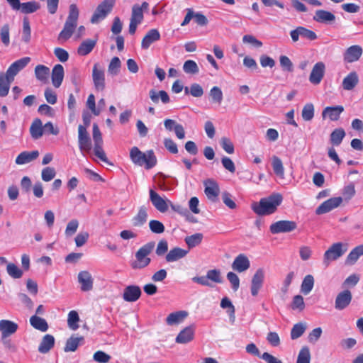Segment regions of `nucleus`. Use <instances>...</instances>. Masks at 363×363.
<instances>
[{
    "mask_svg": "<svg viewBox=\"0 0 363 363\" xmlns=\"http://www.w3.org/2000/svg\"><path fill=\"white\" fill-rule=\"evenodd\" d=\"M10 26L8 23L4 24L0 29V38L1 41L5 46H9L10 44Z\"/></svg>",
    "mask_w": 363,
    "mask_h": 363,
    "instance_id": "nucleus-54",
    "label": "nucleus"
},
{
    "mask_svg": "<svg viewBox=\"0 0 363 363\" xmlns=\"http://www.w3.org/2000/svg\"><path fill=\"white\" fill-rule=\"evenodd\" d=\"M44 126L39 118H36L32 123L30 127V133L31 137L35 139H39L43 135Z\"/></svg>",
    "mask_w": 363,
    "mask_h": 363,
    "instance_id": "nucleus-34",
    "label": "nucleus"
},
{
    "mask_svg": "<svg viewBox=\"0 0 363 363\" xmlns=\"http://www.w3.org/2000/svg\"><path fill=\"white\" fill-rule=\"evenodd\" d=\"M325 72V65L323 62H318L314 65L312 68L311 72L309 75V81L314 85L319 84Z\"/></svg>",
    "mask_w": 363,
    "mask_h": 363,
    "instance_id": "nucleus-15",
    "label": "nucleus"
},
{
    "mask_svg": "<svg viewBox=\"0 0 363 363\" xmlns=\"http://www.w3.org/2000/svg\"><path fill=\"white\" fill-rule=\"evenodd\" d=\"M141 295V289L138 286L130 285L124 289L123 298L125 301L135 302Z\"/></svg>",
    "mask_w": 363,
    "mask_h": 363,
    "instance_id": "nucleus-22",
    "label": "nucleus"
},
{
    "mask_svg": "<svg viewBox=\"0 0 363 363\" xmlns=\"http://www.w3.org/2000/svg\"><path fill=\"white\" fill-rule=\"evenodd\" d=\"M18 329V325L9 320L2 319L0 320V333L1 340H4L14 335Z\"/></svg>",
    "mask_w": 363,
    "mask_h": 363,
    "instance_id": "nucleus-14",
    "label": "nucleus"
},
{
    "mask_svg": "<svg viewBox=\"0 0 363 363\" xmlns=\"http://www.w3.org/2000/svg\"><path fill=\"white\" fill-rule=\"evenodd\" d=\"M226 277L228 280L231 284V286L233 291H238L240 287V279L238 275L233 272H230L227 274Z\"/></svg>",
    "mask_w": 363,
    "mask_h": 363,
    "instance_id": "nucleus-64",
    "label": "nucleus"
},
{
    "mask_svg": "<svg viewBox=\"0 0 363 363\" xmlns=\"http://www.w3.org/2000/svg\"><path fill=\"white\" fill-rule=\"evenodd\" d=\"M280 66L284 72H291L294 70V65L291 60L286 55L279 57Z\"/></svg>",
    "mask_w": 363,
    "mask_h": 363,
    "instance_id": "nucleus-57",
    "label": "nucleus"
},
{
    "mask_svg": "<svg viewBox=\"0 0 363 363\" xmlns=\"http://www.w3.org/2000/svg\"><path fill=\"white\" fill-rule=\"evenodd\" d=\"M206 276L209 281H211L216 284H221L223 282V279L219 269H210L206 272Z\"/></svg>",
    "mask_w": 363,
    "mask_h": 363,
    "instance_id": "nucleus-52",
    "label": "nucleus"
},
{
    "mask_svg": "<svg viewBox=\"0 0 363 363\" xmlns=\"http://www.w3.org/2000/svg\"><path fill=\"white\" fill-rule=\"evenodd\" d=\"M188 313L185 311H179L170 313L166 318V323L169 325H177L183 322L187 317Z\"/></svg>",
    "mask_w": 363,
    "mask_h": 363,
    "instance_id": "nucleus-29",
    "label": "nucleus"
},
{
    "mask_svg": "<svg viewBox=\"0 0 363 363\" xmlns=\"http://www.w3.org/2000/svg\"><path fill=\"white\" fill-rule=\"evenodd\" d=\"M147 208L145 206H141L139 208L137 215L133 218L132 223L135 227H140L142 226L147 221Z\"/></svg>",
    "mask_w": 363,
    "mask_h": 363,
    "instance_id": "nucleus-39",
    "label": "nucleus"
},
{
    "mask_svg": "<svg viewBox=\"0 0 363 363\" xmlns=\"http://www.w3.org/2000/svg\"><path fill=\"white\" fill-rule=\"evenodd\" d=\"M78 144L79 148L83 155L89 153L91 150V140L86 127L82 125L78 126Z\"/></svg>",
    "mask_w": 363,
    "mask_h": 363,
    "instance_id": "nucleus-7",
    "label": "nucleus"
},
{
    "mask_svg": "<svg viewBox=\"0 0 363 363\" xmlns=\"http://www.w3.org/2000/svg\"><path fill=\"white\" fill-rule=\"evenodd\" d=\"M92 79L97 91H104L106 87L105 72L98 63L94 64L92 69Z\"/></svg>",
    "mask_w": 363,
    "mask_h": 363,
    "instance_id": "nucleus-10",
    "label": "nucleus"
},
{
    "mask_svg": "<svg viewBox=\"0 0 363 363\" xmlns=\"http://www.w3.org/2000/svg\"><path fill=\"white\" fill-rule=\"evenodd\" d=\"M55 345V338L52 335H45L39 345L38 351L40 353L45 354L48 352Z\"/></svg>",
    "mask_w": 363,
    "mask_h": 363,
    "instance_id": "nucleus-33",
    "label": "nucleus"
},
{
    "mask_svg": "<svg viewBox=\"0 0 363 363\" xmlns=\"http://www.w3.org/2000/svg\"><path fill=\"white\" fill-rule=\"evenodd\" d=\"M187 253V250H183L180 247H174L167 252L165 259L167 262H174L184 257Z\"/></svg>",
    "mask_w": 363,
    "mask_h": 363,
    "instance_id": "nucleus-31",
    "label": "nucleus"
},
{
    "mask_svg": "<svg viewBox=\"0 0 363 363\" xmlns=\"http://www.w3.org/2000/svg\"><path fill=\"white\" fill-rule=\"evenodd\" d=\"M264 279V272L262 269H258L252 277L251 281V294L256 296L262 288Z\"/></svg>",
    "mask_w": 363,
    "mask_h": 363,
    "instance_id": "nucleus-18",
    "label": "nucleus"
},
{
    "mask_svg": "<svg viewBox=\"0 0 363 363\" xmlns=\"http://www.w3.org/2000/svg\"><path fill=\"white\" fill-rule=\"evenodd\" d=\"M314 286V278L312 275H306L301 283V291L304 295H308L313 289Z\"/></svg>",
    "mask_w": 363,
    "mask_h": 363,
    "instance_id": "nucleus-42",
    "label": "nucleus"
},
{
    "mask_svg": "<svg viewBox=\"0 0 363 363\" xmlns=\"http://www.w3.org/2000/svg\"><path fill=\"white\" fill-rule=\"evenodd\" d=\"M115 0H104L96 9L91 18V23L97 24L104 20L112 11Z\"/></svg>",
    "mask_w": 363,
    "mask_h": 363,
    "instance_id": "nucleus-6",
    "label": "nucleus"
},
{
    "mask_svg": "<svg viewBox=\"0 0 363 363\" xmlns=\"http://www.w3.org/2000/svg\"><path fill=\"white\" fill-rule=\"evenodd\" d=\"M306 326L304 324L299 323L294 325L291 331V338L296 340L300 337L305 332Z\"/></svg>",
    "mask_w": 363,
    "mask_h": 363,
    "instance_id": "nucleus-58",
    "label": "nucleus"
},
{
    "mask_svg": "<svg viewBox=\"0 0 363 363\" xmlns=\"http://www.w3.org/2000/svg\"><path fill=\"white\" fill-rule=\"evenodd\" d=\"M291 307L293 310L302 311L305 308V303L303 296L301 295L294 296Z\"/></svg>",
    "mask_w": 363,
    "mask_h": 363,
    "instance_id": "nucleus-60",
    "label": "nucleus"
},
{
    "mask_svg": "<svg viewBox=\"0 0 363 363\" xmlns=\"http://www.w3.org/2000/svg\"><path fill=\"white\" fill-rule=\"evenodd\" d=\"M149 95L150 99L155 104L158 103L159 99H160L163 104H167L169 102V95L165 91L161 90L157 91L155 89H151L149 91Z\"/></svg>",
    "mask_w": 363,
    "mask_h": 363,
    "instance_id": "nucleus-38",
    "label": "nucleus"
},
{
    "mask_svg": "<svg viewBox=\"0 0 363 363\" xmlns=\"http://www.w3.org/2000/svg\"><path fill=\"white\" fill-rule=\"evenodd\" d=\"M212 102L220 105L223 101V95L222 90L218 86H213L209 91Z\"/></svg>",
    "mask_w": 363,
    "mask_h": 363,
    "instance_id": "nucleus-49",
    "label": "nucleus"
},
{
    "mask_svg": "<svg viewBox=\"0 0 363 363\" xmlns=\"http://www.w3.org/2000/svg\"><path fill=\"white\" fill-rule=\"evenodd\" d=\"M347 250V244L336 242L333 244L324 253L323 263L328 266L330 262L342 257Z\"/></svg>",
    "mask_w": 363,
    "mask_h": 363,
    "instance_id": "nucleus-5",
    "label": "nucleus"
},
{
    "mask_svg": "<svg viewBox=\"0 0 363 363\" xmlns=\"http://www.w3.org/2000/svg\"><path fill=\"white\" fill-rule=\"evenodd\" d=\"M345 136V132L342 128L335 129L330 134V143L338 146Z\"/></svg>",
    "mask_w": 363,
    "mask_h": 363,
    "instance_id": "nucleus-45",
    "label": "nucleus"
},
{
    "mask_svg": "<svg viewBox=\"0 0 363 363\" xmlns=\"http://www.w3.org/2000/svg\"><path fill=\"white\" fill-rule=\"evenodd\" d=\"M311 352L307 346L303 347L298 354L296 363H310Z\"/></svg>",
    "mask_w": 363,
    "mask_h": 363,
    "instance_id": "nucleus-51",
    "label": "nucleus"
},
{
    "mask_svg": "<svg viewBox=\"0 0 363 363\" xmlns=\"http://www.w3.org/2000/svg\"><path fill=\"white\" fill-rule=\"evenodd\" d=\"M83 340V337L71 336L66 342L65 352H74L79 347V342Z\"/></svg>",
    "mask_w": 363,
    "mask_h": 363,
    "instance_id": "nucleus-43",
    "label": "nucleus"
},
{
    "mask_svg": "<svg viewBox=\"0 0 363 363\" xmlns=\"http://www.w3.org/2000/svg\"><path fill=\"white\" fill-rule=\"evenodd\" d=\"M362 255H363V244L358 245L352 250V251L348 254L345 262L347 264L352 265Z\"/></svg>",
    "mask_w": 363,
    "mask_h": 363,
    "instance_id": "nucleus-37",
    "label": "nucleus"
},
{
    "mask_svg": "<svg viewBox=\"0 0 363 363\" xmlns=\"http://www.w3.org/2000/svg\"><path fill=\"white\" fill-rule=\"evenodd\" d=\"M362 48L359 45L349 47L343 54V60L345 62L352 63L357 61L362 55Z\"/></svg>",
    "mask_w": 363,
    "mask_h": 363,
    "instance_id": "nucleus-19",
    "label": "nucleus"
},
{
    "mask_svg": "<svg viewBox=\"0 0 363 363\" xmlns=\"http://www.w3.org/2000/svg\"><path fill=\"white\" fill-rule=\"evenodd\" d=\"M13 80L11 79L4 73H0V96L4 97L8 95L10 85Z\"/></svg>",
    "mask_w": 363,
    "mask_h": 363,
    "instance_id": "nucleus-36",
    "label": "nucleus"
},
{
    "mask_svg": "<svg viewBox=\"0 0 363 363\" xmlns=\"http://www.w3.org/2000/svg\"><path fill=\"white\" fill-rule=\"evenodd\" d=\"M40 8L38 3L35 1H28L26 3H21L20 10L23 13H32L35 12Z\"/></svg>",
    "mask_w": 363,
    "mask_h": 363,
    "instance_id": "nucleus-48",
    "label": "nucleus"
},
{
    "mask_svg": "<svg viewBox=\"0 0 363 363\" xmlns=\"http://www.w3.org/2000/svg\"><path fill=\"white\" fill-rule=\"evenodd\" d=\"M56 172L53 167H47L42 170L41 177L44 182H50L55 177Z\"/></svg>",
    "mask_w": 363,
    "mask_h": 363,
    "instance_id": "nucleus-63",
    "label": "nucleus"
},
{
    "mask_svg": "<svg viewBox=\"0 0 363 363\" xmlns=\"http://www.w3.org/2000/svg\"><path fill=\"white\" fill-rule=\"evenodd\" d=\"M30 324L33 328L41 332H46L48 330V324L47 321L36 315L30 318Z\"/></svg>",
    "mask_w": 363,
    "mask_h": 363,
    "instance_id": "nucleus-35",
    "label": "nucleus"
},
{
    "mask_svg": "<svg viewBox=\"0 0 363 363\" xmlns=\"http://www.w3.org/2000/svg\"><path fill=\"white\" fill-rule=\"evenodd\" d=\"M96 45V40L88 39L83 41L78 48V54L82 56L88 55L91 52Z\"/></svg>",
    "mask_w": 363,
    "mask_h": 363,
    "instance_id": "nucleus-41",
    "label": "nucleus"
},
{
    "mask_svg": "<svg viewBox=\"0 0 363 363\" xmlns=\"http://www.w3.org/2000/svg\"><path fill=\"white\" fill-rule=\"evenodd\" d=\"M344 111L342 106H328L324 108L322 113L323 118L328 117L330 121H335L340 118V114Z\"/></svg>",
    "mask_w": 363,
    "mask_h": 363,
    "instance_id": "nucleus-28",
    "label": "nucleus"
},
{
    "mask_svg": "<svg viewBox=\"0 0 363 363\" xmlns=\"http://www.w3.org/2000/svg\"><path fill=\"white\" fill-rule=\"evenodd\" d=\"M297 228L296 222L292 220H279L272 223L269 230L272 234L286 233L294 231Z\"/></svg>",
    "mask_w": 363,
    "mask_h": 363,
    "instance_id": "nucleus-8",
    "label": "nucleus"
},
{
    "mask_svg": "<svg viewBox=\"0 0 363 363\" xmlns=\"http://www.w3.org/2000/svg\"><path fill=\"white\" fill-rule=\"evenodd\" d=\"M130 157L135 164L139 166L145 165L147 169L152 168L157 164V158L152 150L143 152L138 147H133L130 151Z\"/></svg>",
    "mask_w": 363,
    "mask_h": 363,
    "instance_id": "nucleus-3",
    "label": "nucleus"
},
{
    "mask_svg": "<svg viewBox=\"0 0 363 363\" xmlns=\"http://www.w3.org/2000/svg\"><path fill=\"white\" fill-rule=\"evenodd\" d=\"M79 321V317L77 311H71L68 313L67 325L69 328L73 330H77L79 328L78 322Z\"/></svg>",
    "mask_w": 363,
    "mask_h": 363,
    "instance_id": "nucleus-50",
    "label": "nucleus"
},
{
    "mask_svg": "<svg viewBox=\"0 0 363 363\" xmlns=\"http://www.w3.org/2000/svg\"><path fill=\"white\" fill-rule=\"evenodd\" d=\"M250 267V262L247 257L244 254L238 255L232 263V269L238 272L242 273L247 271Z\"/></svg>",
    "mask_w": 363,
    "mask_h": 363,
    "instance_id": "nucleus-20",
    "label": "nucleus"
},
{
    "mask_svg": "<svg viewBox=\"0 0 363 363\" xmlns=\"http://www.w3.org/2000/svg\"><path fill=\"white\" fill-rule=\"evenodd\" d=\"M302 118L306 121H309L314 117V106L312 104H306L302 110Z\"/></svg>",
    "mask_w": 363,
    "mask_h": 363,
    "instance_id": "nucleus-55",
    "label": "nucleus"
},
{
    "mask_svg": "<svg viewBox=\"0 0 363 363\" xmlns=\"http://www.w3.org/2000/svg\"><path fill=\"white\" fill-rule=\"evenodd\" d=\"M203 185L207 198L213 202L217 201L220 193L218 184L213 179H207L203 182Z\"/></svg>",
    "mask_w": 363,
    "mask_h": 363,
    "instance_id": "nucleus-16",
    "label": "nucleus"
},
{
    "mask_svg": "<svg viewBox=\"0 0 363 363\" xmlns=\"http://www.w3.org/2000/svg\"><path fill=\"white\" fill-rule=\"evenodd\" d=\"M30 60V57H24L13 62L4 74L11 79L14 80L15 77L29 64Z\"/></svg>",
    "mask_w": 363,
    "mask_h": 363,
    "instance_id": "nucleus-11",
    "label": "nucleus"
},
{
    "mask_svg": "<svg viewBox=\"0 0 363 363\" xmlns=\"http://www.w3.org/2000/svg\"><path fill=\"white\" fill-rule=\"evenodd\" d=\"M69 77L72 83L77 87L81 82V72L77 67H73L71 69Z\"/></svg>",
    "mask_w": 363,
    "mask_h": 363,
    "instance_id": "nucleus-62",
    "label": "nucleus"
},
{
    "mask_svg": "<svg viewBox=\"0 0 363 363\" xmlns=\"http://www.w3.org/2000/svg\"><path fill=\"white\" fill-rule=\"evenodd\" d=\"M290 36L294 43L297 42L299 38L308 40H315L318 38L315 32L303 26H298L296 29L291 30Z\"/></svg>",
    "mask_w": 363,
    "mask_h": 363,
    "instance_id": "nucleus-13",
    "label": "nucleus"
},
{
    "mask_svg": "<svg viewBox=\"0 0 363 363\" xmlns=\"http://www.w3.org/2000/svg\"><path fill=\"white\" fill-rule=\"evenodd\" d=\"M194 326L190 325L184 328L177 335L175 342L179 344H186L193 340L194 337Z\"/></svg>",
    "mask_w": 363,
    "mask_h": 363,
    "instance_id": "nucleus-21",
    "label": "nucleus"
},
{
    "mask_svg": "<svg viewBox=\"0 0 363 363\" xmlns=\"http://www.w3.org/2000/svg\"><path fill=\"white\" fill-rule=\"evenodd\" d=\"M39 155V152L38 150H33L31 152L24 151L20 153L16 159V163L17 164H27L34 160H35Z\"/></svg>",
    "mask_w": 363,
    "mask_h": 363,
    "instance_id": "nucleus-30",
    "label": "nucleus"
},
{
    "mask_svg": "<svg viewBox=\"0 0 363 363\" xmlns=\"http://www.w3.org/2000/svg\"><path fill=\"white\" fill-rule=\"evenodd\" d=\"M65 75L64 67L62 65H55L52 70V83L55 88H59L63 81Z\"/></svg>",
    "mask_w": 363,
    "mask_h": 363,
    "instance_id": "nucleus-26",
    "label": "nucleus"
},
{
    "mask_svg": "<svg viewBox=\"0 0 363 363\" xmlns=\"http://www.w3.org/2000/svg\"><path fill=\"white\" fill-rule=\"evenodd\" d=\"M342 202V198L340 196L333 197L321 203L315 211L318 215L326 213L340 206Z\"/></svg>",
    "mask_w": 363,
    "mask_h": 363,
    "instance_id": "nucleus-17",
    "label": "nucleus"
},
{
    "mask_svg": "<svg viewBox=\"0 0 363 363\" xmlns=\"http://www.w3.org/2000/svg\"><path fill=\"white\" fill-rule=\"evenodd\" d=\"M121 66V62L120 59L118 57H113L108 65V73L111 75H117L119 73Z\"/></svg>",
    "mask_w": 363,
    "mask_h": 363,
    "instance_id": "nucleus-56",
    "label": "nucleus"
},
{
    "mask_svg": "<svg viewBox=\"0 0 363 363\" xmlns=\"http://www.w3.org/2000/svg\"><path fill=\"white\" fill-rule=\"evenodd\" d=\"M359 78L355 72H352L348 74L342 81V86L345 90H352L358 84Z\"/></svg>",
    "mask_w": 363,
    "mask_h": 363,
    "instance_id": "nucleus-32",
    "label": "nucleus"
},
{
    "mask_svg": "<svg viewBox=\"0 0 363 363\" xmlns=\"http://www.w3.org/2000/svg\"><path fill=\"white\" fill-rule=\"evenodd\" d=\"M144 18L143 13L139 9L138 4H134L132 7L131 16L128 32L130 35H134L136 32L137 27L140 25Z\"/></svg>",
    "mask_w": 363,
    "mask_h": 363,
    "instance_id": "nucleus-12",
    "label": "nucleus"
},
{
    "mask_svg": "<svg viewBox=\"0 0 363 363\" xmlns=\"http://www.w3.org/2000/svg\"><path fill=\"white\" fill-rule=\"evenodd\" d=\"M272 166L276 175L281 178L284 177V168L279 157L277 156H273L272 157Z\"/></svg>",
    "mask_w": 363,
    "mask_h": 363,
    "instance_id": "nucleus-44",
    "label": "nucleus"
},
{
    "mask_svg": "<svg viewBox=\"0 0 363 363\" xmlns=\"http://www.w3.org/2000/svg\"><path fill=\"white\" fill-rule=\"evenodd\" d=\"M155 247L154 242H149L142 247L135 254V260L130 262V266L133 269H142L147 267L151 262L149 255Z\"/></svg>",
    "mask_w": 363,
    "mask_h": 363,
    "instance_id": "nucleus-4",
    "label": "nucleus"
},
{
    "mask_svg": "<svg viewBox=\"0 0 363 363\" xmlns=\"http://www.w3.org/2000/svg\"><path fill=\"white\" fill-rule=\"evenodd\" d=\"M50 74V69L43 65H38L35 67V75L38 80L43 83L48 81Z\"/></svg>",
    "mask_w": 363,
    "mask_h": 363,
    "instance_id": "nucleus-40",
    "label": "nucleus"
},
{
    "mask_svg": "<svg viewBox=\"0 0 363 363\" xmlns=\"http://www.w3.org/2000/svg\"><path fill=\"white\" fill-rule=\"evenodd\" d=\"M282 201L279 194H274L269 197L260 199L259 202L252 204V209L259 216L270 215L274 213Z\"/></svg>",
    "mask_w": 363,
    "mask_h": 363,
    "instance_id": "nucleus-1",
    "label": "nucleus"
},
{
    "mask_svg": "<svg viewBox=\"0 0 363 363\" xmlns=\"http://www.w3.org/2000/svg\"><path fill=\"white\" fill-rule=\"evenodd\" d=\"M313 19L318 23L330 24L335 21V16L330 11L320 9L315 11Z\"/></svg>",
    "mask_w": 363,
    "mask_h": 363,
    "instance_id": "nucleus-25",
    "label": "nucleus"
},
{
    "mask_svg": "<svg viewBox=\"0 0 363 363\" xmlns=\"http://www.w3.org/2000/svg\"><path fill=\"white\" fill-rule=\"evenodd\" d=\"M79 11L75 4L69 6V14L65 23L63 29L58 35V40L66 41L72 35L77 26Z\"/></svg>",
    "mask_w": 363,
    "mask_h": 363,
    "instance_id": "nucleus-2",
    "label": "nucleus"
},
{
    "mask_svg": "<svg viewBox=\"0 0 363 363\" xmlns=\"http://www.w3.org/2000/svg\"><path fill=\"white\" fill-rule=\"evenodd\" d=\"M352 294L348 290L340 293L335 299V308L342 310L345 308L351 302Z\"/></svg>",
    "mask_w": 363,
    "mask_h": 363,
    "instance_id": "nucleus-27",
    "label": "nucleus"
},
{
    "mask_svg": "<svg viewBox=\"0 0 363 363\" xmlns=\"http://www.w3.org/2000/svg\"><path fill=\"white\" fill-rule=\"evenodd\" d=\"M79 225V221L77 219H72L69 221L65 231L66 237H72L77 232Z\"/></svg>",
    "mask_w": 363,
    "mask_h": 363,
    "instance_id": "nucleus-59",
    "label": "nucleus"
},
{
    "mask_svg": "<svg viewBox=\"0 0 363 363\" xmlns=\"http://www.w3.org/2000/svg\"><path fill=\"white\" fill-rule=\"evenodd\" d=\"M203 237L202 233H198L186 237L184 240L189 248H193L201 242Z\"/></svg>",
    "mask_w": 363,
    "mask_h": 363,
    "instance_id": "nucleus-47",
    "label": "nucleus"
},
{
    "mask_svg": "<svg viewBox=\"0 0 363 363\" xmlns=\"http://www.w3.org/2000/svg\"><path fill=\"white\" fill-rule=\"evenodd\" d=\"M183 69L185 73L191 74H196L199 72L197 64L191 60H186L184 63Z\"/></svg>",
    "mask_w": 363,
    "mask_h": 363,
    "instance_id": "nucleus-53",
    "label": "nucleus"
},
{
    "mask_svg": "<svg viewBox=\"0 0 363 363\" xmlns=\"http://www.w3.org/2000/svg\"><path fill=\"white\" fill-rule=\"evenodd\" d=\"M160 39V33L159 30L155 28L150 29L142 40V49L147 50L152 43L158 41Z\"/></svg>",
    "mask_w": 363,
    "mask_h": 363,
    "instance_id": "nucleus-23",
    "label": "nucleus"
},
{
    "mask_svg": "<svg viewBox=\"0 0 363 363\" xmlns=\"http://www.w3.org/2000/svg\"><path fill=\"white\" fill-rule=\"evenodd\" d=\"M150 200L153 206L160 213L167 211L170 200L160 196L155 191L150 189L149 191Z\"/></svg>",
    "mask_w": 363,
    "mask_h": 363,
    "instance_id": "nucleus-9",
    "label": "nucleus"
},
{
    "mask_svg": "<svg viewBox=\"0 0 363 363\" xmlns=\"http://www.w3.org/2000/svg\"><path fill=\"white\" fill-rule=\"evenodd\" d=\"M150 230L156 234H161L164 232V225L162 223L157 220H151L149 223Z\"/></svg>",
    "mask_w": 363,
    "mask_h": 363,
    "instance_id": "nucleus-61",
    "label": "nucleus"
},
{
    "mask_svg": "<svg viewBox=\"0 0 363 363\" xmlns=\"http://www.w3.org/2000/svg\"><path fill=\"white\" fill-rule=\"evenodd\" d=\"M93 278L88 271H82L78 274V281L83 291H88L93 288Z\"/></svg>",
    "mask_w": 363,
    "mask_h": 363,
    "instance_id": "nucleus-24",
    "label": "nucleus"
},
{
    "mask_svg": "<svg viewBox=\"0 0 363 363\" xmlns=\"http://www.w3.org/2000/svg\"><path fill=\"white\" fill-rule=\"evenodd\" d=\"M6 272L13 279H20L23 274V270L13 263L7 264Z\"/></svg>",
    "mask_w": 363,
    "mask_h": 363,
    "instance_id": "nucleus-46",
    "label": "nucleus"
}]
</instances>
